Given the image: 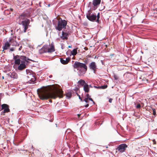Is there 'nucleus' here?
<instances>
[{
  "mask_svg": "<svg viewBox=\"0 0 157 157\" xmlns=\"http://www.w3.org/2000/svg\"><path fill=\"white\" fill-rule=\"evenodd\" d=\"M63 91L60 89L53 91L49 87H44L40 90V97L42 100L51 98L55 99L57 97L61 98L63 97Z\"/></svg>",
  "mask_w": 157,
  "mask_h": 157,
  "instance_id": "nucleus-1",
  "label": "nucleus"
},
{
  "mask_svg": "<svg viewBox=\"0 0 157 157\" xmlns=\"http://www.w3.org/2000/svg\"><path fill=\"white\" fill-rule=\"evenodd\" d=\"M72 66L74 68L77 69L78 70V73L79 75L85 74L87 70V67L85 63L79 62H75Z\"/></svg>",
  "mask_w": 157,
  "mask_h": 157,
  "instance_id": "nucleus-2",
  "label": "nucleus"
},
{
  "mask_svg": "<svg viewBox=\"0 0 157 157\" xmlns=\"http://www.w3.org/2000/svg\"><path fill=\"white\" fill-rule=\"evenodd\" d=\"M67 24V21L65 20H63L62 18L59 19L58 21L57 25H55V28L56 30L60 31L63 28H65Z\"/></svg>",
  "mask_w": 157,
  "mask_h": 157,
  "instance_id": "nucleus-3",
  "label": "nucleus"
},
{
  "mask_svg": "<svg viewBox=\"0 0 157 157\" xmlns=\"http://www.w3.org/2000/svg\"><path fill=\"white\" fill-rule=\"evenodd\" d=\"M86 17L88 20L92 22H96V14L94 13H92L88 10L86 14Z\"/></svg>",
  "mask_w": 157,
  "mask_h": 157,
  "instance_id": "nucleus-4",
  "label": "nucleus"
},
{
  "mask_svg": "<svg viewBox=\"0 0 157 157\" xmlns=\"http://www.w3.org/2000/svg\"><path fill=\"white\" fill-rule=\"evenodd\" d=\"M15 58H19L21 60V62L23 61L24 63H25V62H28L27 60H29L30 61H33L32 60L29 58H27L26 56H19L17 55L15 56Z\"/></svg>",
  "mask_w": 157,
  "mask_h": 157,
  "instance_id": "nucleus-5",
  "label": "nucleus"
},
{
  "mask_svg": "<svg viewBox=\"0 0 157 157\" xmlns=\"http://www.w3.org/2000/svg\"><path fill=\"white\" fill-rule=\"evenodd\" d=\"M127 147V145L126 144H122L120 145L117 148L116 150L121 152H123L124 151L125 148Z\"/></svg>",
  "mask_w": 157,
  "mask_h": 157,
  "instance_id": "nucleus-6",
  "label": "nucleus"
},
{
  "mask_svg": "<svg viewBox=\"0 0 157 157\" xmlns=\"http://www.w3.org/2000/svg\"><path fill=\"white\" fill-rule=\"evenodd\" d=\"M29 20H27L23 21H22L21 24L23 26V27L24 28V32H25L26 30L28 28V25L29 24Z\"/></svg>",
  "mask_w": 157,
  "mask_h": 157,
  "instance_id": "nucleus-7",
  "label": "nucleus"
},
{
  "mask_svg": "<svg viewBox=\"0 0 157 157\" xmlns=\"http://www.w3.org/2000/svg\"><path fill=\"white\" fill-rule=\"evenodd\" d=\"M2 109H4L3 112H2V113H8L10 111L9 109V106L6 104H4L1 105Z\"/></svg>",
  "mask_w": 157,
  "mask_h": 157,
  "instance_id": "nucleus-8",
  "label": "nucleus"
},
{
  "mask_svg": "<svg viewBox=\"0 0 157 157\" xmlns=\"http://www.w3.org/2000/svg\"><path fill=\"white\" fill-rule=\"evenodd\" d=\"M89 67L90 69L93 70L94 71V72L95 73V72L96 71L97 68L96 63L95 62H91L89 64Z\"/></svg>",
  "mask_w": 157,
  "mask_h": 157,
  "instance_id": "nucleus-9",
  "label": "nucleus"
},
{
  "mask_svg": "<svg viewBox=\"0 0 157 157\" xmlns=\"http://www.w3.org/2000/svg\"><path fill=\"white\" fill-rule=\"evenodd\" d=\"M9 41L10 43V45L12 46H17L19 45V44L18 42L11 38L9 39Z\"/></svg>",
  "mask_w": 157,
  "mask_h": 157,
  "instance_id": "nucleus-10",
  "label": "nucleus"
},
{
  "mask_svg": "<svg viewBox=\"0 0 157 157\" xmlns=\"http://www.w3.org/2000/svg\"><path fill=\"white\" fill-rule=\"evenodd\" d=\"M70 60V58L68 57L67 58H61L60 59V62L63 64H66L68 63Z\"/></svg>",
  "mask_w": 157,
  "mask_h": 157,
  "instance_id": "nucleus-11",
  "label": "nucleus"
},
{
  "mask_svg": "<svg viewBox=\"0 0 157 157\" xmlns=\"http://www.w3.org/2000/svg\"><path fill=\"white\" fill-rule=\"evenodd\" d=\"M26 67V65L25 63H24L23 61L21 62V63L19 64L18 67V69L20 71H21Z\"/></svg>",
  "mask_w": 157,
  "mask_h": 157,
  "instance_id": "nucleus-12",
  "label": "nucleus"
},
{
  "mask_svg": "<svg viewBox=\"0 0 157 157\" xmlns=\"http://www.w3.org/2000/svg\"><path fill=\"white\" fill-rule=\"evenodd\" d=\"M68 35V33L62 31V36L60 37L63 40H67Z\"/></svg>",
  "mask_w": 157,
  "mask_h": 157,
  "instance_id": "nucleus-13",
  "label": "nucleus"
},
{
  "mask_svg": "<svg viewBox=\"0 0 157 157\" xmlns=\"http://www.w3.org/2000/svg\"><path fill=\"white\" fill-rule=\"evenodd\" d=\"M27 77L28 78H31V79L28 80L27 82L28 83L30 84H32L34 83V82L36 79L35 78H34V77L33 76V77H30L29 76H27Z\"/></svg>",
  "mask_w": 157,
  "mask_h": 157,
  "instance_id": "nucleus-14",
  "label": "nucleus"
},
{
  "mask_svg": "<svg viewBox=\"0 0 157 157\" xmlns=\"http://www.w3.org/2000/svg\"><path fill=\"white\" fill-rule=\"evenodd\" d=\"M10 44L9 41H6L4 46H3V50L7 49L10 46Z\"/></svg>",
  "mask_w": 157,
  "mask_h": 157,
  "instance_id": "nucleus-15",
  "label": "nucleus"
},
{
  "mask_svg": "<svg viewBox=\"0 0 157 157\" xmlns=\"http://www.w3.org/2000/svg\"><path fill=\"white\" fill-rule=\"evenodd\" d=\"M13 55V59L15 60V64L19 65L20 64L21 62V60L19 58H15V56L14 54Z\"/></svg>",
  "mask_w": 157,
  "mask_h": 157,
  "instance_id": "nucleus-16",
  "label": "nucleus"
},
{
  "mask_svg": "<svg viewBox=\"0 0 157 157\" xmlns=\"http://www.w3.org/2000/svg\"><path fill=\"white\" fill-rule=\"evenodd\" d=\"M101 0H93V5L94 6H96L99 5L101 3Z\"/></svg>",
  "mask_w": 157,
  "mask_h": 157,
  "instance_id": "nucleus-17",
  "label": "nucleus"
},
{
  "mask_svg": "<svg viewBox=\"0 0 157 157\" xmlns=\"http://www.w3.org/2000/svg\"><path fill=\"white\" fill-rule=\"evenodd\" d=\"M83 90L85 92L88 93L89 91V85L87 84H85L83 86Z\"/></svg>",
  "mask_w": 157,
  "mask_h": 157,
  "instance_id": "nucleus-18",
  "label": "nucleus"
},
{
  "mask_svg": "<svg viewBox=\"0 0 157 157\" xmlns=\"http://www.w3.org/2000/svg\"><path fill=\"white\" fill-rule=\"evenodd\" d=\"M10 76L11 78L13 79H17V75L15 72H12L10 75Z\"/></svg>",
  "mask_w": 157,
  "mask_h": 157,
  "instance_id": "nucleus-19",
  "label": "nucleus"
},
{
  "mask_svg": "<svg viewBox=\"0 0 157 157\" xmlns=\"http://www.w3.org/2000/svg\"><path fill=\"white\" fill-rule=\"evenodd\" d=\"M55 51L54 47H53V46H51V48H49V47H48V51H47V52L48 53H51L54 52Z\"/></svg>",
  "mask_w": 157,
  "mask_h": 157,
  "instance_id": "nucleus-20",
  "label": "nucleus"
},
{
  "mask_svg": "<svg viewBox=\"0 0 157 157\" xmlns=\"http://www.w3.org/2000/svg\"><path fill=\"white\" fill-rule=\"evenodd\" d=\"M78 83L81 85L82 86H85V84H87V83H86V82L84 80L82 79H81L80 80L78 81Z\"/></svg>",
  "mask_w": 157,
  "mask_h": 157,
  "instance_id": "nucleus-21",
  "label": "nucleus"
},
{
  "mask_svg": "<svg viewBox=\"0 0 157 157\" xmlns=\"http://www.w3.org/2000/svg\"><path fill=\"white\" fill-rule=\"evenodd\" d=\"M24 4H25L27 6L32 5H33L32 1H30L29 0L25 1L24 2Z\"/></svg>",
  "mask_w": 157,
  "mask_h": 157,
  "instance_id": "nucleus-22",
  "label": "nucleus"
},
{
  "mask_svg": "<svg viewBox=\"0 0 157 157\" xmlns=\"http://www.w3.org/2000/svg\"><path fill=\"white\" fill-rule=\"evenodd\" d=\"M96 22L98 23H100L99 19L100 18V13H98L97 14H96Z\"/></svg>",
  "mask_w": 157,
  "mask_h": 157,
  "instance_id": "nucleus-23",
  "label": "nucleus"
},
{
  "mask_svg": "<svg viewBox=\"0 0 157 157\" xmlns=\"http://www.w3.org/2000/svg\"><path fill=\"white\" fill-rule=\"evenodd\" d=\"M71 54L73 56H75L77 54V49H74L71 52Z\"/></svg>",
  "mask_w": 157,
  "mask_h": 157,
  "instance_id": "nucleus-24",
  "label": "nucleus"
},
{
  "mask_svg": "<svg viewBox=\"0 0 157 157\" xmlns=\"http://www.w3.org/2000/svg\"><path fill=\"white\" fill-rule=\"evenodd\" d=\"M48 45H45L43 46L42 48L44 50L45 52H47V51H48Z\"/></svg>",
  "mask_w": 157,
  "mask_h": 157,
  "instance_id": "nucleus-25",
  "label": "nucleus"
},
{
  "mask_svg": "<svg viewBox=\"0 0 157 157\" xmlns=\"http://www.w3.org/2000/svg\"><path fill=\"white\" fill-rule=\"evenodd\" d=\"M72 96V93L71 91L68 92L66 94V97L68 99L70 98Z\"/></svg>",
  "mask_w": 157,
  "mask_h": 157,
  "instance_id": "nucleus-26",
  "label": "nucleus"
},
{
  "mask_svg": "<svg viewBox=\"0 0 157 157\" xmlns=\"http://www.w3.org/2000/svg\"><path fill=\"white\" fill-rule=\"evenodd\" d=\"M4 13L5 15H8L10 14L11 13V12H10V10H9V9H8L5 10Z\"/></svg>",
  "mask_w": 157,
  "mask_h": 157,
  "instance_id": "nucleus-27",
  "label": "nucleus"
},
{
  "mask_svg": "<svg viewBox=\"0 0 157 157\" xmlns=\"http://www.w3.org/2000/svg\"><path fill=\"white\" fill-rule=\"evenodd\" d=\"M39 52L40 54H42L46 53L45 52L44 50L42 48L39 50Z\"/></svg>",
  "mask_w": 157,
  "mask_h": 157,
  "instance_id": "nucleus-28",
  "label": "nucleus"
},
{
  "mask_svg": "<svg viewBox=\"0 0 157 157\" xmlns=\"http://www.w3.org/2000/svg\"><path fill=\"white\" fill-rule=\"evenodd\" d=\"M17 2L19 5H21L23 2L24 0H17Z\"/></svg>",
  "mask_w": 157,
  "mask_h": 157,
  "instance_id": "nucleus-29",
  "label": "nucleus"
},
{
  "mask_svg": "<svg viewBox=\"0 0 157 157\" xmlns=\"http://www.w3.org/2000/svg\"><path fill=\"white\" fill-rule=\"evenodd\" d=\"M26 72L27 74L30 75V77H33V75H32L31 74V72H30L29 70L26 69Z\"/></svg>",
  "mask_w": 157,
  "mask_h": 157,
  "instance_id": "nucleus-30",
  "label": "nucleus"
},
{
  "mask_svg": "<svg viewBox=\"0 0 157 157\" xmlns=\"http://www.w3.org/2000/svg\"><path fill=\"white\" fill-rule=\"evenodd\" d=\"M107 87V85H104L102 86H100V89H105Z\"/></svg>",
  "mask_w": 157,
  "mask_h": 157,
  "instance_id": "nucleus-31",
  "label": "nucleus"
},
{
  "mask_svg": "<svg viewBox=\"0 0 157 157\" xmlns=\"http://www.w3.org/2000/svg\"><path fill=\"white\" fill-rule=\"evenodd\" d=\"M152 109L153 111V115L155 116L156 115V112L155 109L154 108H152Z\"/></svg>",
  "mask_w": 157,
  "mask_h": 157,
  "instance_id": "nucleus-32",
  "label": "nucleus"
},
{
  "mask_svg": "<svg viewBox=\"0 0 157 157\" xmlns=\"http://www.w3.org/2000/svg\"><path fill=\"white\" fill-rule=\"evenodd\" d=\"M88 99L87 98H85V99L84 100H83V102L85 101L86 103H88L89 101H88Z\"/></svg>",
  "mask_w": 157,
  "mask_h": 157,
  "instance_id": "nucleus-33",
  "label": "nucleus"
},
{
  "mask_svg": "<svg viewBox=\"0 0 157 157\" xmlns=\"http://www.w3.org/2000/svg\"><path fill=\"white\" fill-rule=\"evenodd\" d=\"M18 31H19V29H14V33H13V34H15L16 35V33Z\"/></svg>",
  "mask_w": 157,
  "mask_h": 157,
  "instance_id": "nucleus-34",
  "label": "nucleus"
},
{
  "mask_svg": "<svg viewBox=\"0 0 157 157\" xmlns=\"http://www.w3.org/2000/svg\"><path fill=\"white\" fill-rule=\"evenodd\" d=\"M114 78L115 80H117L118 79V77L115 75H114Z\"/></svg>",
  "mask_w": 157,
  "mask_h": 157,
  "instance_id": "nucleus-35",
  "label": "nucleus"
},
{
  "mask_svg": "<svg viewBox=\"0 0 157 157\" xmlns=\"http://www.w3.org/2000/svg\"><path fill=\"white\" fill-rule=\"evenodd\" d=\"M141 107V105L140 104H138L136 106V108L138 109L140 108Z\"/></svg>",
  "mask_w": 157,
  "mask_h": 157,
  "instance_id": "nucleus-36",
  "label": "nucleus"
},
{
  "mask_svg": "<svg viewBox=\"0 0 157 157\" xmlns=\"http://www.w3.org/2000/svg\"><path fill=\"white\" fill-rule=\"evenodd\" d=\"M88 99L89 100L92 101L93 102V104H95L94 101H93V100L91 98H89Z\"/></svg>",
  "mask_w": 157,
  "mask_h": 157,
  "instance_id": "nucleus-37",
  "label": "nucleus"
},
{
  "mask_svg": "<svg viewBox=\"0 0 157 157\" xmlns=\"http://www.w3.org/2000/svg\"><path fill=\"white\" fill-rule=\"evenodd\" d=\"M86 98H87L88 99L89 98H90V96L88 94H86Z\"/></svg>",
  "mask_w": 157,
  "mask_h": 157,
  "instance_id": "nucleus-38",
  "label": "nucleus"
},
{
  "mask_svg": "<svg viewBox=\"0 0 157 157\" xmlns=\"http://www.w3.org/2000/svg\"><path fill=\"white\" fill-rule=\"evenodd\" d=\"M84 63H85V64H87L88 63V59H86L84 61Z\"/></svg>",
  "mask_w": 157,
  "mask_h": 157,
  "instance_id": "nucleus-39",
  "label": "nucleus"
},
{
  "mask_svg": "<svg viewBox=\"0 0 157 157\" xmlns=\"http://www.w3.org/2000/svg\"><path fill=\"white\" fill-rule=\"evenodd\" d=\"M15 48H12L10 49V51H13L14 50Z\"/></svg>",
  "mask_w": 157,
  "mask_h": 157,
  "instance_id": "nucleus-40",
  "label": "nucleus"
},
{
  "mask_svg": "<svg viewBox=\"0 0 157 157\" xmlns=\"http://www.w3.org/2000/svg\"><path fill=\"white\" fill-rule=\"evenodd\" d=\"M77 95L79 97V99H80L82 102H83V101H82L83 100L81 98V97L78 94H77Z\"/></svg>",
  "mask_w": 157,
  "mask_h": 157,
  "instance_id": "nucleus-41",
  "label": "nucleus"
},
{
  "mask_svg": "<svg viewBox=\"0 0 157 157\" xmlns=\"http://www.w3.org/2000/svg\"><path fill=\"white\" fill-rule=\"evenodd\" d=\"M112 100H113V99H112V98H111L109 99V102L110 103H111L112 102Z\"/></svg>",
  "mask_w": 157,
  "mask_h": 157,
  "instance_id": "nucleus-42",
  "label": "nucleus"
},
{
  "mask_svg": "<svg viewBox=\"0 0 157 157\" xmlns=\"http://www.w3.org/2000/svg\"><path fill=\"white\" fill-rule=\"evenodd\" d=\"M94 87L95 88H96L98 89H100V86H94Z\"/></svg>",
  "mask_w": 157,
  "mask_h": 157,
  "instance_id": "nucleus-43",
  "label": "nucleus"
},
{
  "mask_svg": "<svg viewBox=\"0 0 157 157\" xmlns=\"http://www.w3.org/2000/svg\"><path fill=\"white\" fill-rule=\"evenodd\" d=\"M153 144H156V142L155 140V139H154L152 140Z\"/></svg>",
  "mask_w": 157,
  "mask_h": 157,
  "instance_id": "nucleus-44",
  "label": "nucleus"
},
{
  "mask_svg": "<svg viewBox=\"0 0 157 157\" xmlns=\"http://www.w3.org/2000/svg\"><path fill=\"white\" fill-rule=\"evenodd\" d=\"M73 90H75V91H76L78 90V88L77 87H75V88Z\"/></svg>",
  "mask_w": 157,
  "mask_h": 157,
  "instance_id": "nucleus-45",
  "label": "nucleus"
},
{
  "mask_svg": "<svg viewBox=\"0 0 157 157\" xmlns=\"http://www.w3.org/2000/svg\"><path fill=\"white\" fill-rule=\"evenodd\" d=\"M9 10L10 11V12H12L13 10V9L12 8H10Z\"/></svg>",
  "mask_w": 157,
  "mask_h": 157,
  "instance_id": "nucleus-46",
  "label": "nucleus"
},
{
  "mask_svg": "<svg viewBox=\"0 0 157 157\" xmlns=\"http://www.w3.org/2000/svg\"><path fill=\"white\" fill-rule=\"evenodd\" d=\"M89 105V104H87L86 105H85V107L87 108L88 107Z\"/></svg>",
  "mask_w": 157,
  "mask_h": 157,
  "instance_id": "nucleus-47",
  "label": "nucleus"
},
{
  "mask_svg": "<svg viewBox=\"0 0 157 157\" xmlns=\"http://www.w3.org/2000/svg\"><path fill=\"white\" fill-rule=\"evenodd\" d=\"M21 48H22V47H21V46H20V47L19 48V49H18V50H19V51H20V50H21Z\"/></svg>",
  "mask_w": 157,
  "mask_h": 157,
  "instance_id": "nucleus-48",
  "label": "nucleus"
},
{
  "mask_svg": "<svg viewBox=\"0 0 157 157\" xmlns=\"http://www.w3.org/2000/svg\"><path fill=\"white\" fill-rule=\"evenodd\" d=\"M53 44V42H52V43L51 44V46H53V47H54V44Z\"/></svg>",
  "mask_w": 157,
  "mask_h": 157,
  "instance_id": "nucleus-49",
  "label": "nucleus"
},
{
  "mask_svg": "<svg viewBox=\"0 0 157 157\" xmlns=\"http://www.w3.org/2000/svg\"><path fill=\"white\" fill-rule=\"evenodd\" d=\"M11 35H12L13 34V30H11Z\"/></svg>",
  "mask_w": 157,
  "mask_h": 157,
  "instance_id": "nucleus-50",
  "label": "nucleus"
},
{
  "mask_svg": "<svg viewBox=\"0 0 157 157\" xmlns=\"http://www.w3.org/2000/svg\"><path fill=\"white\" fill-rule=\"evenodd\" d=\"M84 49H85V50H87V49H87V48H86V47H85V48H84Z\"/></svg>",
  "mask_w": 157,
  "mask_h": 157,
  "instance_id": "nucleus-51",
  "label": "nucleus"
},
{
  "mask_svg": "<svg viewBox=\"0 0 157 157\" xmlns=\"http://www.w3.org/2000/svg\"><path fill=\"white\" fill-rule=\"evenodd\" d=\"M68 47L69 48H71V46L69 45V46H68Z\"/></svg>",
  "mask_w": 157,
  "mask_h": 157,
  "instance_id": "nucleus-52",
  "label": "nucleus"
},
{
  "mask_svg": "<svg viewBox=\"0 0 157 157\" xmlns=\"http://www.w3.org/2000/svg\"><path fill=\"white\" fill-rule=\"evenodd\" d=\"M52 75H50V76H49V77L50 78H52Z\"/></svg>",
  "mask_w": 157,
  "mask_h": 157,
  "instance_id": "nucleus-53",
  "label": "nucleus"
},
{
  "mask_svg": "<svg viewBox=\"0 0 157 157\" xmlns=\"http://www.w3.org/2000/svg\"><path fill=\"white\" fill-rule=\"evenodd\" d=\"M50 6V4H48V7H49Z\"/></svg>",
  "mask_w": 157,
  "mask_h": 157,
  "instance_id": "nucleus-54",
  "label": "nucleus"
},
{
  "mask_svg": "<svg viewBox=\"0 0 157 157\" xmlns=\"http://www.w3.org/2000/svg\"><path fill=\"white\" fill-rule=\"evenodd\" d=\"M40 4H41V2H40L39 3V5H40V6L41 7V6L40 5Z\"/></svg>",
  "mask_w": 157,
  "mask_h": 157,
  "instance_id": "nucleus-55",
  "label": "nucleus"
},
{
  "mask_svg": "<svg viewBox=\"0 0 157 157\" xmlns=\"http://www.w3.org/2000/svg\"><path fill=\"white\" fill-rule=\"evenodd\" d=\"M89 88L90 87H92V86H91V85H89Z\"/></svg>",
  "mask_w": 157,
  "mask_h": 157,
  "instance_id": "nucleus-56",
  "label": "nucleus"
},
{
  "mask_svg": "<svg viewBox=\"0 0 157 157\" xmlns=\"http://www.w3.org/2000/svg\"><path fill=\"white\" fill-rule=\"evenodd\" d=\"M49 102H52V101L51 100H49Z\"/></svg>",
  "mask_w": 157,
  "mask_h": 157,
  "instance_id": "nucleus-57",
  "label": "nucleus"
},
{
  "mask_svg": "<svg viewBox=\"0 0 157 157\" xmlns=\"http://www.w3.org/2000/svg\"><path fill=\"white\" fill-rule=\"evenodd\" d=\"M80 115V114H78V116L79 117V116Z\"/></svg>",
  "mask_w": 157,
  "mask_h": 157,
  "instance_id": "nucleus-58",
  "label": "nucleus"
},
{
  "mask_svg": "<svg viewBox=\"0 0 157 157\" xmlns=\"http://www.w3.org/2000/svg\"><path fill=\"white\" fill-rule=\"evenodd\" d=\"M91 4V2H90L89 3V4Z\"/></svg>",
  "mask_w": 157,
  "mask_h": 157,
  "instance_id": "nucleus-59",
  "label": "nucleus"
},
{
  "mask_svg": "<svg viewBox=\"0 0 157 157\" xmlns=\"http://www.w3.org/2000/svg\"><path fill=\"white\" fill-rule=\"evenodd\" d=\"M16 36H15V38L16 39Z\"/></svg>",
  "mask_w": 157,
  "mask_h": 157,
  "instance_id": "nucleus-60",
  "label": "nucleus"
},
{
  "mask_svg": "<svg viewBox=\"0 0 157 157\" xmlns=\"http://www.w3.org/2000/svg\"><path fill=\"white\" fill-rule=\"evenodd\" d=\"M59 33H60V32L58 33V35H59Z\"/></svg>",
  "mask_w": 157,
  "mask_h": 157,
  "instance_id": "nucleus-61",
  "label": "nucleus"
},
{
  "mask_svg": "<svg viewBox=\"0 0 157 157\" xmlns=\"http://www.w3.org/2000/svg\"><path fill=\"white\" fill-rule=\"evenodd\" d=\"M61 48H62V49H63V47H61Z\"/></svg>",
  "mask_w": 157,
  "mask_h": 157,
  "instance_id": "nucleus-62",
  "label": "nucleus"
},
{
  "mask_svg": "<svg viewBox=\"0 0 157 157\" xmlns=\"http://www.w3.org/2000/svg\"><path fill=\"white\" fill-rule=\"evenodd\" d=\"M2 78H3V79L4 78V77H3V76L2 77Z\"/></svg>",
  "mask_w": 157,
  "mask_h": 157,
  "instance_id": "nucleus-63",
  "label": "nucleus"
}]
</instances>
